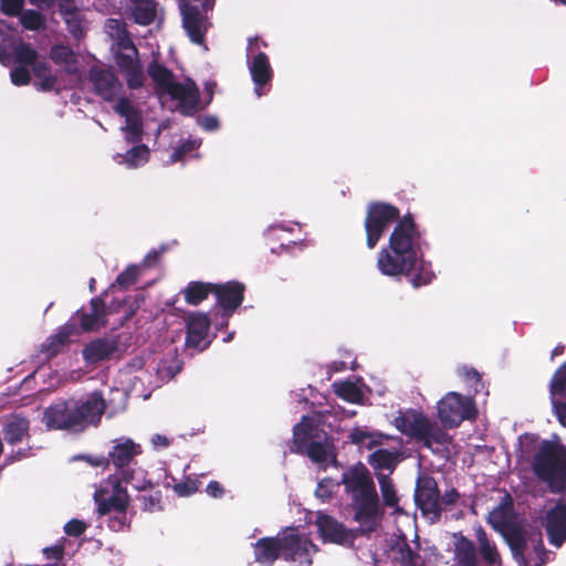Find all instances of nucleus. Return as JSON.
<instances>
[{
	"label": "nucleus",
	"mask_w": 566,
	"mask_h": 566,
	"mask_svg": "<svg viewBox=\"0 0 566 566\" xmlns=\"http://www.w3.org/2000/svg\"><path fill=\"white\" fill-rule=\"evenodd\" d=\"M343 483L346 491L352 494L353 504L379 499L375 483L367 472L350 478L344 475Z\"/></svg>",
	"instance_id": "6ab92c4d"
},
{
	"label": "nucleus",
	"mask_w": 566,
	"mask_h": 566,
	"mask_svg": "<svg viewBox=\"0 0 566 566\" xmlns=\"http://www.w3.org/2000/svg\"><path fill=\"white\" fill-rule=\"evenodd\" d=\"M147 74L155 85V93L161 97L168 95L178 101V111L185 116H193L198 112L199 88L193 80L187 78L185 83L175 81V75L166 65L157 60L149 62Z\"/></svg>",
	"instance_id": "7ed1b4c3"
},
{
	"label": "nucleus",
	"mask_w": 566,
	"mask_h": 566,
	"mask_svg": "<svg viewBox=\"0 0 566 566\" xmlns=\"http://www.w3.org/2000/svg\"><path fill=\"white\" fill-rule=\"evenodd\" d=\"M354 520L359 523L356 530H360L359 535H367L377 530V516L379 514V499L370 502H360L353 504Z\"/></svg>",
	"instance_id": "b1692460"
},
{
	"label": "nucleus",
	"mask_w": 566,
	"mask_h": 566,
	"mask_svg": "<svg viewBox=\"0 0 566 566\" xmlns=\"http://www.w3.org/2000/svg\"><path fill=\"white\" fill-rule=\"evenodd\" d=\"M245 285L238 281H228L226 283H214L213 295L217 304L223 310L227 316H230L244 300Z\"/></svg>",
	"instance_id": "dca6fc26"
},
{
	"label": "nucleus",
	"mask_w": 566,
	"mask_h": 566,
	"mask_svg": "<svg viewBox=\"0 0 566 566\" xmlns=\"http://www.w3.org/2000/svg\"><path fill=\"white\" fill-rule=\"evenodd\" d=\"M488 523L497 532L521 523L510 493L506 492L500 503L489 513Z\"/></svg>",
	"instance_id": "aec40b11"
},
{
	"label": "nucleus",
	"mask_w": 566,
	"mask_h": 566,
	"mask_svg": "<svg viewBox=\"0 0 566 566\" xmlns=\"http://www.w3.org/2000/svg\"><path fill=\"white\" fill-rule=\"evenodd\" d=\"M125 120L126 125L122 127V130L125 132V140L133 145L140 143L144 135L140 114Z\"/></svg>",
	"instance_id": "79ce46f5"
},
{
	"label": "nucleus",
	"mask_w": 566,
	"mask_h": 566,
	"mask_svg": "<svg viewBox=\"0 0 566 566\" xmlns=\"http://www.w3.org/2000/svg\"><path fill=\"white\" fill-rule=\"evenodd\" d=\"M313 424L307 417H303L302 421L293 427V448L292 452L304 453L313 438Z\"/></svg>",
	"instance_id": "c9c22d12"
},
{
	"label": "nucleus",
	"mask_w": 566,
	"mask_h": 566,
	"mask_svg": "<svg viewBox=\"0 0 566 566\" xmlns=\"http://www.w3.org/2000/svg\"><path fill=\"white\" fill-rule=\"evenodd\" d=\"M50 59L55 64L75 65L77 63L75 52L67 45L55 44L51 48Z\"/></svg>",
	"instance_id": "37998d69"
},
{
	"label": "nucleus",
	"mask_w": 566,
	"mask_h": 566,
	"mask_svg": "<svg viewBox=\"0 0 566 566\" xmlns=\"http://www.w3.org/2000/svg\"><path fill=\"white\" fill-rule=\"evenodd\" d=\"M396 223L388 247L378 253L377 268L386 276H407L413 287L430 284L436 277L431 262L423 259L428 242L411 212L400 217L398 207L385 201H371L366 209L364 228L366 245L374 249L386 229Z\"/></svg>",
	"instance_id": "f257e3e1"
},
{
	"label": "nucleus",
	"mask_w": 566,
	"mask_h": 566,
	"mask_svg": "<svg viewBox=\"0 0 566 566\" xmlns=\"http://www.w3.org/2000/svg\"><path fill=\"white\" fill-rule=\"evenodd\" d=\"M150 157V150L145 144H135L125 154H116L114 159L119 165H125L129 169L138 168L139 166L148 163Z\"/></svg>",
	"instance_id": "c756f323"
},
{
	"label": "nucleus",
	"mask_w": 566,
	"mask_h": 566,
	"mask_svg": "<svg viewBox=\"0 0 566 566\" xmlns=\"http://www.w3.org/2000/svg\"><path fill=\"white\" fill-rule=\"evenodd\" d=\"M12 61L23 66H31L39 63V52L28 42L21 41L14 46L13 55L0 43V62L9 65Z\"/></svg>",
	"instance_id": "bb28decb"
},
{
	"label": "nucleus",
	"mask_w": 566,
	"mask_h": 566,
	"mask_svg": "<svg viewBox=\"0 0 566 566\" xmlns=\"http://www.w3.org/2000/svg\"><path fill=\"white\" fill-rule=\"evenodd\" d=\"M27 457V451H17L14 454H10L8 455L6 459H4V463L3 465H9L11 463H13L14 461H18V460H21L22 458H25Z\"/></svg>",
	"instance_id": "774afa93"
},
{
	"label": "nucleus",
	"mask_w": 566,
	"mask_h": 566,
	"mask_svg": "<svg viewBox=\"0 0 566 566\" xmlns=\"http://www.w3.org/2000/svg\"><path fill=\"white\" fill-rule=\"evenodd\" d=\"M217 0H180L182 27L195 44H203L206 32L211 25L209 12L213 11Z\"/></svg>",
	"instance_id": "0eeeda50"
},
{
	"label": "nucleus",
	"mask_w": 566,
	"mask_h": 566,
	"mask_svg": "<svg viewBox=\"0 0 566 566\" xmlns=\"http://www.w3.org/2000/svg\"><path fill=\"white\" fill-rule=\"evenodd\" d=\"M30 422L19 416H12L4 422L3 436L9 444H17L29 434Z\"/></svg>",
	"instance_id": "7c9ffc66"
},
{
	"label": "nucleus",
	"mask_w": 566,
	"mask_h": 566,
	"mask_svg": "<svg viewBox=\"0 0 566 566\" xmlns=\"http://www.w3.org/2000/svg\"><path fill=\"white\" fill-rule=\"evenodd\" d=\"M197 147H198V144L196 140H192V139L182 140V143L180 145H178V147H176L174 153L171 154V157H170L171 161L176 163V161L182 160V158L187 154L191 153Z\"/></svg>",
	"instance_id": "603ef678"
},
{
	"label": "nucleus",
	"mask_w": 566,
	"mask_h": 566,
	"mask_svg": "<svg viewBox=\"0 0 566 566\" xmlns=\"http://www.w3.org/2000/svg\"><path fill=\"white\" fill-rule=\"evenodd\" d=\"M283 559L297 563L300 566H311L313 556L318 552L311 538L302 534H287L283 536Z\"/></svg>",
	"instance_id": "ddd939ff"
},
{
	"label": "nucleus",
	"mask_w": 566,
	"mask_h": 566,
	"mask_svg": "<svg viewBox=\"0 0 566 566\" xmlns=\"http://www.w3.org/2000/svg\"><path fill=\"white\" fill-rule=\"evenodd\" d=\"M115 62L130 90H138L144 85L145 76L138 54L118 51L115 53Z\"/></svg>",
	"instance_id": "f3484780"
},
{
	"label": "nucleus",
	"mask_w": 566,
	"mask_h": 566,
	"mask_svg": "<svg viewBox=\"0 0 566 566\" xmlns=\"http://www.w3.org/2000/svg\"><path fill=\"white\" fill-rule=\"evenodd\" d=\"M214 283L191 281L182 290L185 302L189 305L197 306L213 294Z\"/></svg>",
	"instance_id": "473e14b6"
},
{
	"label": "nucleus",
	"mask_w": 566,
	"mask_h": 566,
	"mask_svg": "<svg viewBox=\"0 0 566 566\" xmlns=\"http://www.w3.org/2000/svg\"><path fill=\"white\" fill-rule=\"evenodd\" d=\"M46 559H53L55 563L51 566H59L64 558V546L62 544H55L53 546L44 547L42 551Z\"/></svg>",
	"instance_id": "6e6d98bb"
},
{
	"label": "nucleus",
	"mask_w": 566,
	"mask_h": 566,
	"mask_svg": "<svg viewBox=\"0 0 566 566\" xmlns=\"http://www.w3.org/2000/svg\"><path fill=\"white\" fill-rule=\"evenodd\" d=\"M395 424L401 433L421 441L428 449L432 448V443L446 444L450 441L449 434L421 411L409 410L397 417Z\"/></svg>",
	"instance_id": "423d86ee"
},
{
	"label": "nucleus",
	"mask_w": 566,
	"mask_h": 566,
	"mask_svg": "<svg viewBox=\"0 0 566 566\" xmlns=\"http://www.w3.org/2000/svg\"><path fill=\"white\" fill-rule=\"evenodd\" d=\"M500 533L509 545L513 558L518 563V566H528L530 558L525 557L527 543L523 525L518 523L514 526L501 531Z\"/></svg>",
	"instance_id": "cd10ccee"
},
{
	"label": "nucleus",
	"mask_w": 566,
	"mask_h": 566,
	"mask_svg": "<svg viewBox=\"0 0 566 566\" xmlns=\"http://www.w3.org/2000/svg\"><path fill=\"white\" fill-rule=\"evenodd\" d=\"M128 525L127 511H124V517H122V512H115V514L109 518L108 523L109 528L115 532L123 531Z\"/></svg>",
	"instance_id": "bf43d9fd"
},
{
	"label": "nucleus",
	"mask_w": 566,
	"mask_h": 566,
	"mask_svg": "<svg viewBox=\"0 0 566 566\" xmlns=\"http://www.w3.org/2000/svg\"><path fill=\"white\" fill-rule=\"evenodd\" d=\"M206 492L212 496V497H221L224 493V489L222 488V485L218 482V481H211L207 488H206Z\"/></svg>",
	"instance_id": "69168bd1"
},
{
	"label": "nucleus",
	"mask_w": 566,
	"mask_h": 566,
	"mask_svg": "<svg viewBox=\"0 0 566 566\" xmlns=\"http://www.w3.org/2000/svg\"><path fill=\"white\" fill-rule=\"evenodd\" d=\"M304 453H306L312 462L319 465L326 467L328 460L336 462L334 446L328 442L311 441Z\"/></svg>",
	"instance_id": "e433bc0d"
},
{
	"label": "nucleus",
	"mask_w": 566,
	"mask_h": 566,
	"mask_svg": "<svg viewBox=\"0 0 566 566\" xmlns=\"http://www.w3.org/2000/svg\"><path fill=\"white\" fill-rule=\"evenodd\" d=\"M139 268L134 264L129 265L117 275L115 284L122 290H127L137 282Z\"/></svg>",
	"instance_id": "de8ad7c7"
},
{
	"label": "nucleus",
	"mask_w": 566,
	"mask_h": 566,
	"mask_svg": "<svg viewBox=\"0 0 566 566\" xmlns=\"http://www.w3.org/2000/svg\"><path fill=\"white\" fill-rule=\"evenodd\" d=\"M476 539L482 562L488 566H500L501 555L496 545L489 539L486 532L482 527L476 532Z\"/></svg>",
	"instance_id": "72a5a7b5"
},
{
	"label": "nucleus",
	"mask_w": 566,
	"mask_h": 566,
	"mask_svg": "<svg viewBox=\"0 0 566 566\" xmlns=\"http://www.w3.org/2000/svg\"><path fill=\"white\" fill-rule=\"evenodd\" d=\"M116 99L117 103L114 109L118 115L125 117V119L139 115V112L134 107L132 102L126 96L120 94Z\"/></svg>",
	"instance_id": "09e8293b"
},
{
	"label": "nucleus",
	"mask_w": 566,
	"mask_h": 566,
	"mask_svg": "<svg viewBox=\"0 0 566 566\" xmlns=\"http://www.w3.org/2000/svg\"><path fill=\"white\" fill-rule=\"evenodd\" d=\"M83 459L95 468H107L109 467L108 458L104 455L94 457V455H83Z\"/></svg>",
	"instance_id": "0e129e2a"
},
{
	"label": "nucleus",
	"mask_w": 566,
	"mask_h": 566,
	"mask_svg": "<svg viewBox=\"0 0 566 566\" xmlns=\"http://www.w3.org/2000/svg\"><path fill=\"white\" fill-rule=\"evenodd\" d=\"M1 11L8 17H18L23 9L24 0H0Z\"/></svg>",
	"instance_id": "5fc2aeb1"
},
{
	"label": "nucleus",
	"mask_w": 566,
	"mask_h": 566,
	"mask_svg": "<svg viewBox=\"0 0 566 566\" xmlns=\"http://www.w3.org/2000/svg\"><path fill=\"white\" fill-rule=\"evenodd\" d=\"M459 499L460 493L458 492L457 489L452 488L446 491L442 496H440V505L443 507L444 511L447 507L454 505Z\"/></svg>",
	"instance_id": "052dcab7"
},
{
	"label": "nucleus",
	"mask_w": 566,
	"mask_h": 566,
	"mask_svg": "<svg viewBox=\"0 0 566 566\" xmlns=\"http://www.w3.org/2000/svg\"><path fill=\"white\" fill-rule=\"evenodd\" d=\"M11 82L17 86L28 85L31 81V75L28 66L18 65L10 73Z\"/></svg>",
	"instance_id": "864d4df0"
},
{
	"label": "nucleus",
	"mask_w": 566,
	"mask_h": 566,
	"mask_svg": "<svg viewBox=\"0 0 566 566\" xmlns=\"http://www.w3.org/2000/svg\"><path fill=\"white\" fill-rule=\"evenodd\" d=\"M437 408L440 422L443 428L449 429L459 427L464 420L474 419L478 412L471 398L455 391H450L443 396Z\"/></svg>",
	"instance_id": "6e6552de"
},
{
	"label": "nucleus",
	"mask_w": 566,
	"mask_h": 566,
	"mask_svg": "<svg viewBox=\"0 0 566 566\" xmlns=\"http://www.w3.org/2000/svg\"><path fill=\"white\" fill-rule=\"evenodd\" d=\"M283 536H265L253 544L254 559L262 566H272L283 558Z\"/></svg>",
	"instance_id": "4be33fe9"
},
{
	"label": "nucleus",
	"mask_w": 566,
	"mask_h": 566,
	"mask_svg": "<svg viewBox=\"0 0 566 566\" xmlns=\"http://www.w3.org/2000/svg\"><path fill=\"white\" fill-rule=\"evenodd\" d=\"M398 461L397 452L387 449H378L369 455L368 462L376 470H388L390 473L395 470Z\"/></svg>",
	"instance_id": "58836bf2"
},
{
	"label": "nucleus",
	"mask_w": 566,
	"mask_h": 566,
	"mask_svg": "<svg viewBox=\"0 0 566 566\" xmlns=\"http://www.w3.org/2000/svg\"><path fill=\"white\" fill-rule=\"evenodd\" d=\"M335 486L336 484L332 478H324L318 482L315 495L323 501H327L332 499Z\"/></svg>",
	"instance_id": "8fccbe9b"
},
{
	"label": "nucleus",
	"mask_w": 566,
	"mask_h": 566,
	"mask_svg": "<svg viewBox=\"0 0 566 566\" xmlns=\"http://www.w3.org/2000/svg\"><path fill=\"white\" fill-rule=\"evenodd\" d=\"M130 11L134 21L139 25H149L157 13L155 0H130Z\"/></svg>",
	"instance_id": "2f4dec72"
},
{
	"label": "nucleus",
	"mask_w": 566,
	"mask_h": 566,
	"mask_svg": "<svg viewBox=\"0 0 566 566\" xmlns=\"http://www.w3.org/2000/svg\"><path fill=\"white\" fill-rule=\"evenodd\" d=\"M376 478L380 486L384 505L387 507L396 506L399 502V499L389 474L376 472Z\"/></svg>",
	"instance_id": "ea45409f"
},
{
	"label": "nucleus",
	"mask_w": 566,
	"mask_h": 566,
	"mask_svg": "<svg viewBox=\"0 0 566 566\" xmlns=\"http://www.w3.org/2000/svg\"><path fill=\"white\" fill-rule=\"evenodd\" d=\"M161 491L156 490L149 493L148 495L143 494L137 496V500L142 503V509L145 512H156L161 511Z\"/></svg>",
	"instance_id": "49530a36"
},
{
	"label": "nucleus",
	"mask_w": 566,
	"mask_h": 566,
	"mask_svg": "<svg viewBox=\"0 0 566 566\" xmlns=\"http://www.w3.org/2000/svg\"><path fill=\"white\" fill-rule=\"evenodd\" d=\"M454 560L458 566H479L475 544L464 535H460L454 543Z\"/></svg>",
	"instance_id": "c85d7f7f"
},
{
	"label": "nucleus",
	"mask_w": 566,
	"mask_h": 566,
	"mask_svg": "<svg viewBox=\"0 0 566 566\" xmlns=\"http://www.w3.org/2000/svg\"><path fill=\"white\" fill-rule=\"evenodd\" d=\"M535 476L547 484L549 492H566V446L559 441H542L532 461Z\"/></svg>",
	"instance_id": "20e7f679"
},
{
	"label": "nucleus",
	"mask_w": 566,
	"mask_h": 566,
	"mask_svg": "<svg viewBox=\"0 0 566 566\" xmlns=\"http://www.w3.org/2000/svg\"><path fill=\"white\" fill-rule=\"evenodd\" d=\"M119 350V344L113 337H98L88 342L82 349L87 364H97L111 359Z\"/></svg>",
	"instance_id": "412c9836"
},
{
	"label": "nucleus",
	"mask_w": 566,
	"mask_h": 566,
	"mask_svg": "<svg viewBox=\"0 0 566 566\" xmlns=\"http://www.w3.org/2000/svg\"><path fill=\"white\" fill-rule=\"evenodd\" d=\"M316 526L319 535L325 542L346 547H354L355 539L360 536V530L346 528L343 523L338 522L331 515L323 513L317 514Z\"/></svg>",
	"instance_id": "9b49d317"
},
{
	"label": "nucleus",
	"mask_w": 566,
	"mask_h": 566,
	"mask_svg": "<svg viewBox=\"0 0 566 566\" xmlns=\"http://www.w3.org/2000/svg\"><path fill=\"white\" fill-rule=\"evenodd\" d=\"M251 78L254 84L255 94L261 97L268 93L265 88L273 78V70L269 56L264 52H259L249 65Z\"/></svg>",
	"instance_id": "5701e85b"
},
{
	"label": "nucleus",
	"mask_w": 566,
	"mask_h": 566,
	"mask_svg": "<svg viewBox=\"0 0 566 566\" xmlns=\"http://www.w3.org/2000/svg\"><path fill=\"white\" fill-rule=\"evenodd\" d=\"M334 392L342 398L343 400L350 402V403H358L363 399V392L359 389V387L350 381L345 380L340 382H335L333 385Z\"/></svg>",
	"instance_id": "a19ab883"
},
{
	"label": "nucleus",
	"mask_w": 566,
	"mask_h": 566,
	"mask_svg": "<svg viewBox=\"0 0 566 566\" xmlns=\"http://www.w3.org/2000/svg\"><path fill=\"white\" fill-rule=\"evenodd\" d=\"M86 528V523L77 518H72L64 525L65 534L73 537H80L85 533Z\"/></svg>",
	"instance_id": "13d9d810"
},
{
	"label": "nucleus",
	"mask_w": 566,
	"mask_h": 566,
	"mask_svg": "<svg viewBox=\"0 0 566 566\" xmlns=\"http://www.w3.org/2000/svg\"><path fill=\"white\" fill-rule=\"evenodd\" d=\"M199 125L207 132L217 130L220 126L218 118L213 115H206L199 118Z\"/></svg>",
	"instance_id": "e2e57ef3"
},
{
	"label": "nucleus",
	"mask_w": 566,
	"mask_h": 566,
	"mask_svg": "<svg viewBox=\"0 0 566 566\" xmlns=\"http://www.w3.org/2000/svg\"><path fill=\"white\" fill-rule=\"evenodd\" d=\"M32 73L38 80H40V91L50 92L55 88L57 76L52 73L51 65L44 59L33 65Z\"/></svg>",
	"instance_id": "4c0bfd02"
},
{
	"label": "nucleus",
	"mask_w": 566,
	"mask_h": 566,
	"mask_svg": "<svg viewBox=\"0 0 566 566\" xmlns=\"http://www.w3.org/2000/svg\"><path fill=\"white\" fill-rule=\"evenodd\" d=\"M544 527L548 542L560 547L566 542V502L558 499L554 506L551 507L544 518Z\"/></svg>",
	"instance_id": "2eb2a0df"
},
{
	"label": "nucleus",
	"mask_w": 566,
	"mask_h": 566,
	"mask_svg": "<svg viewBox=\"0 0 566 566\" xmlns=\"http://www.w3.org/2000/svg\"><path fill=\"white\" fill-rule=\"evenodd\" d=\"M74 335H78L76 324L65 323L54 335L49 336L42 343L41 353L45 355L48 360L52 359L63 352L70 342V337Z\"/></svg>",
	"instance_id": "a878e982"
},
{
	"label": "nucleus",
	"mask_w": 566,
	"mask_h": 566,
	"mask_svg": "<svg viewBox=\"0 0 566 566\" xmlns=\"http://www.w3.org/2000/svg\"><path fill=\"white\" fill-rule=\"evenodd\" d=\"M415 501L423 515L431 516L436 521L440 518L443 507L440 505L438 483L432 476L418 479Z\"/></svg>",
	"instance_id": "f8f14e48"
},
{
	"label": "nucleus",
	"mask_w": 566,
	"mask_h": 566,
	"mask_svg": "<svg viewBox=\"0 0 566 566\" xmlns=\"http://www.w3.org/2000/svg\"><path fill=\"white\" fill-rule=\"evenodd\" d=\"M551 397L566 399V361L563 363L552 376L549 381Z\"/></svg>",
	"instance_id": "c03bdc74"
},
{
	"label": "nucleus",
	"mask_w": 566,
	"mask_h": 566,
	"mask_svg": "<svg viewBox=\"0 0 566 566\" xmlns=\"http://www.w3.org/2000/svg\"><path fill=\"white\" fill-rule=\"evenodd\" d=\"M211 321L207 313L191 312L186 316V340L187 348L205 350L209 347L208 339Z\"/></svg>",
	"instance_id": "4468645a"
},
{
	"label": "nucleus",
	"mask_w": 566,
	"mask_h": 566,
	"mask_svg": "<svg viewBox=\"0 0 566 566\" xmlns=\"http://www.w3.org/2000/svg\"><path fill=\"white\" fill-rule=\"evenodd\" d=\"M389 437L376 431H369L367 428L355 427L348 434V441L353 444H364L367 449L382 444L385 439Z\"/></svg>",
	"instance_id": "f704fd0d"
},
{
	"label": "nucleus",
	"mask_w": 566,
	"mask_h": 566,
	"mask_svg": "<svg viewBox=\"0 0 566 566\" xmlns=\"http://www.w3.org/2000/svg\"><path fill=\"white\" fill-rule=\"evenodd\" d=\"M200 482L197 479L187 478L185 481L175 484V491L180 496H189L199 490Z\"/></svg>",
	"instance_id": "3c124183"
},
{
	"label": "nucleus",
	"mask_w": 566,
	"mask_h": 566,
	"mask_svg": "<svg viewBox=\"0 0 566 566\" xmlns=\"http://www.w3.org/2000/svg\"><path fill=\"white\" fill-rule=\"evenodd\" d=\"M20 15L21 25L30 31H40L45 28V18L36 10H22Z\"/></svg>",
	"instance_id": "a18cd8bd"
},
{
	"label": "nucleus",
	"mask_w": 566,
	"mask_h": 566,
	"mask_svg": "<svg viewBox=\"0 0 566 566\" xmlns=\"http://www.w3.org/2000/svg\"><path fill=\"white\" fill-rule=\"evenodd\" d=\"M113 486V493L108 499H103L102 495L96 492L94 495L95 502L97 503V512L99 515H106L114 512H122L124 517V511H127L129 505V495L127 490L122 486L123 480H109Z\"/></svg>",
	"instance_id": "a211bd4d"
},
{
	"label": "nucleus",
	"mask_w": 566,
	"mask_h": 566,
	"mask_svg": "<svg viewBox=\"0 0 566 566\" xmlns=\"http://www.w3.org/2000/svg\"><path fill=\"white\" fill-rule=\"evenodd\" d=\"M151 442L155 447L159 448H167L170 444V441L166 436L158 433L151 438Z\"/></svg>",
	"instance_id": "338daca9"
},
{
	"label": "nucleus",
	"mask_w": 566,
	"mask_h": 566,
	"mask_svg": "<svg viewBox=\"0 0 566 566\" xmlns=\"http://www.w3.org/2000/svg\"><path fill=\"white\" fill-rule=\"evenodd\" d=\"M87 80L93 93L105 102H113L124 93V85L111 66L92 65Z\"/></svg>",
	"instance_id": "1a4fd4ad"
},
{
	"label": "nucleus",
	"mask_w": 566,
	"mask_h": 566,
	"mask_svg": "<svg viewBox=\"0 0 566 566\" xmlns=\"http://www.w3.org/2000/svg\"><path fill=\"white\" fill-rule=\"evenodd\" d=\"M108 310L103 295L90 301V311L84 307L77 310L67 323H75L78 335L82 333L98 332L107 325Z\"/></svg>",
	"instance_id": "9d476101"
},
{
	"label": "nucleus",
	"mask_w": 566,
	"mask_h": 566,
	"mask_svg": "<svg viewBox=\"0 0 566 566\" xmlns=\"http://www.w3.org/2000/svg\"><path fill=\"white\" fill-rule=\"evenodd\" d=\"M117 45L122 52L128 51L133 52L134 54H138V50L126 29L119 30L117 34Z\"/></svg>",
	"instance_id": "4d7b16f0"
},
{
	"label": "nucleus",
	"mask_w": 566,
	"mask_h": 566,
	"mask_svg": "<svg viewBox=\"0 0 566 566\" xmlns=\"http://www.w3.org/2000/svg\"><path fill=\"white\" fill-rule=\"evenodd\" d=\"M113 443L107 458L109 465L115 468V472L108 480H115L117 478L118 480H123L124 483L132 484L133 488L138 491L153 489V482L145 476L142 479L137 478L138 472L134 468L137 464L135 458L143 452L140 444L129 438L115 439Z\"/></svg>",
	"instance_id": "39448f33"
},
{
	"label": "nucleus",
	"mask_w": 566,
	"mask_h": 566,
	"mask_svg": "<svg viewBox=\"0 0 566 566\" xmlns=\"http://www.w3.org/2000/svg\"><path fill=\"white\" fill-rule=\"evenodd\" d=\"M390 555L399 566H430L417 551L411 548L405 535L394 539L390 545Z\"/></svg>",
	"instance_id": "393cba45"
},
{
	"label": "nucleus",
	"mask_w": 566,
	"mask_h": 566,
	"mask_svg": "<svg viewBox=\"0 0 566 566\" xmlns=\"http://www.w3.org/2000/svg\"><path fill=\"white\" fill-rule=\"evenodd\" d=\"M106 409L101 391H93L86 397L59 399L43 412L42 421L50 430L82 432L88 427H97Z\"/></svg>",
	"instance_id": "f03ea898"
},
{
	"label": "nucleus",
	"mask_w": 566,
	"mask_h": 566,
	"mask_svg": "<svg viewBox=\"0 0 566 566\" xmlns=\"http://www.w3.org/2000/svg\"><path fill=\"white\" fill-rule=\"evenodd\" d=\"M463 377L467 381L472 382V386H474V390L478 391V386L481 385V375L479 371L473 367H463Z\"/></svg>",
	"instance_id": "680f3d73"
}]
</instances>
